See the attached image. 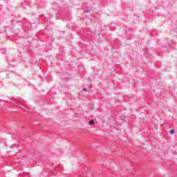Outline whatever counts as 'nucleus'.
Returning <instances> with one entry per match:
<instances>
[{"label":"nucleus","mask_w":177,"mask_h":177,"mask_svg":"<svg viewBox=\"0 0 177 177\" xmlns=\"http://www.w3.org/2000/svg\"><path fill=\"white\" fill-rule=\"evenodd\" d=\"M170 133H171V135H174V133H175V130L174 129H171L170 131Z\"/></svg>","instance_id":"2eb2a0df"},{"label":"nucleus","mask_w":177,"mask_h":177,"mask_svg":"<svg viewBox=\"0 0 177 177\" xmlns=\"http://www.w3.org/2000/svg\"><path fill=\"white\" fill-rule=\"evenodd\" d=\"M144 55L147 59H149L150 57V53L149 52V48H145L143 50Z\"/></svg>","instance_id":"0eeeda50"},{"label":"nucleus","mask_w":177,"mask_h":177,"mask_svg":"<svg viewBox=\"0 0 177 177\" xmlns=\"http://www.w3.org/2000/svg\"><path fill=\"white\" fill-rule=\"evenodd\" d=\"M21 6L22 7V8H24V9H26V6H27V5H26V3H21Z\"/></svg>","instance_id":"ddd939ff"},{"label":"nucleus","mask_w":177,"mask_h":177,"mask_svg":"<svg viewBox=\"0 0 177 177\" xmlns=\"http://www.w3.org/2000/svg\"><path fill=\"white\" fill-rule=\"evenodd\" d=\"M90 21H93V19H90Z\"/></svg>","instance_id":"aec40b11"},{"label":"nucleus","mask_w":177,"mask_h":177,"mask_svg":"<svg viewBox=\"0 0 177 177\" xmlns=\"http://www.w3.org/2000/svg\"><path fill=\"white\" fill-rule=\"evenodd\" d=\"M19 177H31L30 176V173H27V172H23V173H20Z\"/></svg>","instance_id":"6e6552de"},{"label":"nucleus","mask_w":177,"mask_h":177,"mask_svg":"<svg viewBox=\"0 0 177 177\" xmlns=\"http://www.w3.org/2000/svg\"><path fill=\"white\" fill-rule=\"evenodd\" d=\"M7 30L5 29L4 30L2 31V32H6Z\"/></svg>","instance_id":"a211bd4d"},{"label":"nucleus","mask_w":177,"mask_h":177,"mask_svg":"<svg viewBox=\"0 0 177 177\" xmlns=\"http://www.w3.org/2000/svg\"><path fill=\"white\" fill-rule=\"evenodd\" d=\"M151 37H154V35H156V31H154L153 32H152L151 34Z\"/></svg>","instance_id":"dca6fc26"},{"label":"nucleus","mask_w":177,"mask_h":177,"mask_svg":"<svg viewBox=\"0 0 177 177\" xmlns=\"http://www.w3.org/2000/svg\"><path fill=\"white\" fill-rule=\"evenodd\" d=\"M2 9V5L0 4V10Z\"/></svg>","instance_id":"6ab92c4d"},{"label":"nucleus","mask_w":177,"mask_h":177,"mask_svg":"<svg viewBox=\"0 0 177 177\" xmlns=\"http://www.w3.org/2000/svg\"><path fill=\"white\" fill-rule=\"evenodd\" d=\"M80 35H81L83 39V43H81L82 45H84V46H89V45H92V41H91L92 30H91L90 28L82 29L80 32Z\"/></svg>","instance_id":"f257e3e1"},{"label":"nucleus","mask_w":177,"mask_h":177,"mask_svg":"<svg viewBox=\"0 0 177 177\" xmlns=\"http://www.w3.org/2000/svg\"><path fill=\"white\" fill-rule=\"evenodd\" d=\"M1 52L2 55H5L6 53V48H1Z\"/></svg>","instance_id":"9d476101"},{"label":"nucleus","mask_w":177,"mask_h":177,"mask_svg":"<svg viewBox=\"0 0 177 177\" xmlns=\"http://www.w3.org/2000/svg\"><path fill=\"white\" fill-rule=\"evenodd\" d=\"M57 12L55 13V15L60 16L64 20H67L70 18V13H68V6L65 5L64 7H57Z\"/></svg>","instance_id":"20e7f679"},{"label":"nucleus","mask_w":177,"mask_h":177,"mask_svg":"<svg viewBox=\"0 0 177 177\" xmlns=\"http://www.w3.org/2000/svg\"><path fill=\"white\" fill-rule=\"evenodd\" d=\"M48 31H49V29L48 28H44V34H48Z\"/></svg>","instance_id":"4468645a"},{"label":"nucleus","mask_w":177,"mask_h":177,"mask_svg":"<svg viewBox=\"0 0 177 177\" xmlns=\"http://www.w3.org/2000/svg\"><path fill=\"white\" fill-rule=\"evenodd\" d=\"M15 147H19V145L17 144H14L10 146L11 149H15Z\"/></svg>","instance_id":"9b49d317"},{"label":"nucleus","mask_w":177,"mask_h":177,"mask_svg":"<svg viewBox=\"0 0 177 177\" xmlns=\"http://www.w3.org/2000/svg\"><path fill=\"white\" fill-rule=\"evenodd\" d=\"M82 8H84V13H85L86 17H88V16H91L92 15L91 13V12H92V6H91V5L88 3H84L82 5Z\"/></svg>","instance_id":"423d86ee"},{"label":"nucleus","mask_w":177,"mask_h":177,"mask_svg":"<svg viewBox=\"0 0 177 177\" xmlns=\"http://www.w3.org/2000/svg\"><path fill=\"white\" fill-rule=\"evenodd\" d=\"M82 91H83L84 92H86V91H88V88H82Z\"/></svg>","instance_id":"f3484780"},{"label":"nucleus","mask_w":177,"mask_h":177,"mask_svg":"<svg viewBox=\"0 0 177 177\" xmlns=\"http://www.w3.org/2000/svg\"><path fill=\"white\" fill-rule=\"evenodd\" d=\"M6 77H7V78H10V77H13V73L10 72V73H7Z\"/></svg>","instance_id":"1a4fd4ad"},{"label":"nucleus","mask_w":177,"mask_h":177,"mask_svg":"<svg viewBox=\"0 0 177 177\" xmlns=\"http://www.w3.org/2000/svg\"><path fill=\"white\" fill-rule=\"evenodd\" d=\"M1 102H12L13 106H16L17 107H20L21 110H24V111H26V110L28 109L26 105H24V103H23V100L21 98H19L18 100L15 99H11L9 97H7L4 100H0V103Z\"/></svg>","instance_id":"7ed1b4c3"},{"label":"nucleus","mask_w":177,"mask_h":177,"mask_svg":"<svg viewBox=\"0 0 177 177\" xmlns=\"http://www.w3.org/2000/svg\"><path fill=\"white\" fill-rule=\"evenodd\" d=\"M176 31H177V28L176 29Z\"/></svg>","instance_id":"412c9836"},{"label":"nucleus","mask_w":177,"mask_h":177,"mask_svg":"<svg viewBox=\"0 0 177 177\" xmlns=\"http://www.w3.org/2000/svg\"><path fill=\"white\" fill-rule=\"evenodd\" d=\"M53 17V15L46 14V15H40L39 16L37 15H33L31 16V19L32 20V24H35V23H50V18Z\"/></svg>","instance_id":"f03ea898"},{"label":"nucleus","mask_w":177,"mask_h":177,"mask_svg":"<svg viewBox=\"0 0 177 177\" xmlns=\"http://www.w3.org/2000/svg\"><path fill=\"white\" fill-rule=\"evenodd\" d=\"M59 171H63V166L62 165H55L53 164L52 167L50 169H48V175L49 176H52V175H53V176H56V175H57V170Z\"/></svg>","instance_id":"39448f33"},{"label":"nucleus","mask_w":177,"mask_h":177,"mask_svg":"<svg viewBox=\"0 0 177 177\" xmlns=\"http://www.w3.org/2000/svg\"><path fill=\"white\" fill-rule=\"evenodd\" d=\"M90 125H93L95 124V120L93 119H91L89 122Z\"/></svg>","instance_id":"f8f14e48"}]
</instances>
